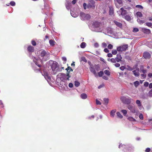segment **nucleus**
Returning a JSON list of instances; mask_svg holds the SVG:
<instances>
[{
  "instance_id": "obj_23",
  "label": "nucleus",
  "mask_w": 152,
  "mask_h": 152,
  "mask_svg": "<svg viewBox=\"0 0 152 152\" xmlns=\"http://www.w3.org/2000/svg\"><path fill=\"white\" fill-rule=\"evenodd\" d=\"M37 60L38 61L37 59H36L35 58H34V59H33V61L35 63V64L39 67V68L41 67V65L40 64H38L37 62V61H36ZM38 69L39 71V68Z\"/></svg>"
},
{
  "instance_id": "obj_43",
  "label": "nucleus",
  "mask_w": 152,
  "mask_h": 152,
  "mask_svg": "<svg viewBox=\"0 0 152 152\" xmlns=\"http://www.w3.org/2000/svg\"><path fill=\"white\" fill-rule=\"evenodd\" d=\"M117 50H112V54L113 55H116L117 53Z\"/></svg>"
},
{
  "instance_id": "obj_4",
  "label": "nucleus",
  "mask_w": 152,
  "mask_h": 152,
  "mask_svg": "<svg viewBox=\"0 0 152 152\" xmlns=\"http://www.w3.org/2000/svg\"><path fill=\"white\" fill-rule=\"evenodd\" d=\"M58 76L60 77V80L63 81H65L66 80H68L70 77L69 73L66 74L63 73H60L58 74Z\"/></svg>"
},
{
  "instance_id": "obj_63",
  "label": "nucleus",
  "mask_w": 152,
  "mask_h": 152,
  "mask_svg": "<svg viewBox=\"0 0 152 152\" xmlns=\"http://www.w3.org/2000/svg\"><path fill=\"white\" fill-rule=\"evenodd\" d=\"M148 76L149 77H152V73H149L148 75Z\"/></svg>"
},
{
  "instance_id": "obj_20",
  "label": "nucleus",
  "mask_w": 152,
  "mask_h": 152,
  "mask_svg": "<svg viewBox=\"0 0 152 152\" xmlns=\"http://www.w3.org/2000/svg\"><path fill=\"white\" fill-rule=\"evenodd\" d=\"M140 71H141L144 74H145L147 72V70L145 69H144L143 66H141L140 68Z\"/></svg>"
},
{
  "instance_id": "obj_32",
  "label": "nucleus",
  "mask_w": 152,
  "mask_h": 152,
  "mask_svg": "<svg viewBox=\"0 0 152 152\" xmlns=\"http://www.w3.org/2000/svg\"><path fill=\"white\" fill-rule=\"evenodd\" d=\"M113 10L112 8H110L109 10V14L110 15H113Z\"/></svg>"
},
{
  "instance_id": "obj_46",
  "label": "nucleus",
  "mask_w": 152,
  "mask_h": 152,
  "mask_svg": "<svg viewBox=\"0 0 152 152\" xmlns=\"http://www.w3.org/2000/svg\"><path fill=\"white\" fill-rule=\"evenodd\" d=\"M139 31V29L137 28H134L133 30V32H138Z\"/></svg>"
},
{
  "instance_id": "obj_7",
  "label": "nucleus",
  "mask_w": 152,
  "mask_h": 152,
  "mask_svg": "<svg viewBox=\"0 0 152 152\" xmlns=\"http://www.w3.org/2000/svg\"><path fill=\"white\" fill-rule=\"evenodd\" d=\"M121 100L124 103L126 104H130L132 102V99L130 98H126L125 97L123 96L121 98Z\"/></svg>"
},
{
  "instance_id": "obj_50",
  "label": "nucleus",
  "mask_w": 152,
  "mask_h": 152,
  "mask_svg": "<svg viewBox=\"0 0 152 152\" xmlns=\"http://www.w3.org/2000/svg\"><path fill=\"white\" fill-rule=\"evenodd\" d=\"M10 4L11 6H14L15 5V2L12 1L10 2Z\"/></svg>"
},
{
  "instance_id": "obj_34",
  "label": "nucleus",
  "mask_w": 152,
  "mask_h": 152,
  "mask_svg": "<svg viewBox=\"0 0 152 152\" xmlns=\"http://www.w3.org/2000/svg\"><path fill=\"white\" fill-rule=\"evenodd\" d=\"M104 73L108 76L110 75V72L108 70H106L104 71Z\"/></svg>"
},
{
  "instance_id": "obj_42",
  "label": "nucleus",
  "mask_w": 152,
  "mask_h": 152,
  "mask_svg": "<svg viewBox=\"0 0 152 152\" xmlns=\"http://www.w3.org/2000/svg\"><path fill=\"white\" fill-rule=\"evenodd\" d=\"M111 61L113 63H115L117 62L115 58H112L110 59Z\"/></svg>"
},
{
  "instance_id": "obj_64",
  "label": "nucleus",
  "mask_w": 152,
  "mask_h": 152,
  "mask_svg": "<svg viewBox=\"0 0 152 152\" xmlns=\"http://www.w3.org/2000/svg\"><path fill=\"white\" fill-rule=\"evenodd\" d=\"M147 20L150 21H152V18L151 17H149L147 18Z\"/></svg>"
},
{
  "instance_id": "obj_61",
  "label": "nucleus",
  "mask_w": 152,
  "mask_h": 152,
  "mask_svg": "<svg viewBox=\"0 0 152 152\" xmlns=\"http://www.w3.org/2000/svg\"><path fill=\"white\" fill-rule=\"evenodd\" d=\"M141 76L143 78H145L146 77V75L145 74H141Z\"/></svg>"
},
{
  "instance_id": "obj_41",
  "label": "nucleus",
  "mask_w": 152,
  "mask_h": 152,
  "mask_svg": "<svg viewBox=\"0 0 152 152\" xmlns=\"http://www.w3.org/2000/svg\"><path fill=\"white\" fill-rule=\"evenodd\" d=\"M103 74V72L102 71H101L98 73V75L99 77H102Z\"/></svg>"
},
{
  "instance_id": "obj_18",
  "label": "nucleus",
  "mask_w": 152,
  "mask_h": 152,
  "mask_svg": "<svg viewBox=\"0 0 152 152\" xmlns=\"http://www.w3.org/2000/svg\"><path fill=\"white\" fill-rule=\"evenodd\" d=\"M71 14L73 17L74 18H76L78 15V13L75 12L73 11H71Z\"/></svg>"
},
{
  "instance_id": "obj_11",
  "label": "nucleus",
  "mask_w": 152,
  "mask_h": 152,
  "mask_svg": "<svg viewBox=\"0 0 152 152\" xmlns=\"http://www.w3.org/2000/svg\"><path fill=\"white\" fill-rule=\"evenodd\" d=\"M141 30L142 32L146 34H149L151 33V30L150 29L145 28H141Z\"/></svg>"
},
{
  "instance_id": "obj_1",
  "label": "nucleus",
  "mask_w": 152,
  "mask_h": 152,
  "mask_svg": "<svg viewBox=\"0 0 152 152\" xmlns=\"http://www.w3.org/2000/svg\"><path fill=\"white\" fill-rule=\"evenodd\" d=\"M92 30L96 32H100L102 31V27L101 23L97 22L94 23L91 27Z\"/></svg>"
},
{
  "instance_id": "obj_12",
  "label": "nucleus",
  "mask_w": 152,
  "mask_h": 152,
  "mask_svg": "<svg viewBox=\"0 0 152 152\" xmlns=\"http://www.w3.org/2000/svg\"><path fill=\"white\" fill-rule=\"evenodd\" d=\"M131 111L132 113H135V110L133 106L130 104H129L127 107Z\"/></svg>"
},
{
  "instance_id": "obj_53",
  "label": "nucleus",
  "mask_w": 152,
  "mask_h": 152,
  "mask_svg": "<svg viewBox=\"0 0 152 152\" xmlns=\"http://www.w3.org/2000/svg\"><path fill=\"white\" fill-rule=\"evenodd\" d=\"M94 46L95 48H98L99 46V45L97 43H95L94 44Z\"/></svg>"
},
{
  "instance_id": "obj_14",
  "label": "nucleus",
  "mask_w": 152,
  "mask_h": 152,
  "mask_svg": "<svg viewBox=\"0 0 152 152\" xmlns=\"http://www.w3.org/2000/svg\"><path fill=\"white\" fill-rule=\"evenodd\" d=\"M133 72L135 76H138L140 75L139 72V69L138 68L136 69L135 70L132 71Z\"/></svg>"
},
{
  "instance_id": "obj_10",
  "label": "nucleus",
  "mask_w": 152,
  "mask_h": 152,
  "mask_svg": "<svg viewBox=\"0 0 152 152\" xmlns=\"http://www.w3.org/2000/svg\"><path fill=\"white\" fill-rule=\"evenodd\" d=\"M115 6L118 8L120 7V5L122 4L123 2L122 0H114Z\"/></svg>"
},
{
  "instance_id": "obj_49",
  "label": "nucleus",
  "mask_w": 152,
  "mask_h": 152,
  "mask_svg": "<svg viewBox=\"0 0 152 152\" xmlns=\"http://www.w3.org/2000/svg\"><path fill=\"white\" fill-rule=\"evenodd\" d=\"M83 6L84 7V8L85 9H86L87 7V5L86 3H84L83 4Z\"/></svg>"
},
{
  "instance_id": "obj_24",
  "label": "nucleus",
  "mask_w": 152,
  "mask_h": 152,
  "mask_svg": "<svg viewBox=\"0 0 152 152\" xmlns=\"http://www.w3.org/2000/svg\"><path fill=\"white\" fill-rule=\"evenodd\" d=\"M145 24L148 26V27H150L152 28V23L150 22H147Z\"/></svg>"
},
{
  "instance_id": "obj_26",
  "label": "nucleus",
  "mask_w": 152,
  "mask_h": 152,
  "mask_svg": "<svg viewBox=\"0 0 152 152\" xmlns=\"http://www.w3.org/2000/svg\"><path fill=\"white\" fill-rule=\"evenodd\" d=\"M81 98L83 99H86L87 97V95L85 94H82L80 95Z\"/></svg>"
},
{
  "instance_id": "obj_60",
  "label": "nucleus",
  "mask_w": 152,
  "mask_h": 152,
  "mask_svg": "<svg viewBox=\"0 0 152 152\" xmlns=\"http://www.w3.org/2000/svg\"><path fill=\"white\" fill-rule=\"evenodd\" d=\"M107 56L109 57H112L113 55L111 53H109L107 54Z\"/></svg>"
},
{
  "instance_id": "obj_44",
  "label": "nucleus",
  "mask_w": 152,
  "mask_h": 152,
  "mask_svg": "<svg viewBox=\"0 0 152 152\" xmlns=\"http://www.w3.org/2000/svg\"><path fill=\"white\" fill-rule=\"evenodd\" d=\"M136 8H139L141 9H142L143 8V7H142V6L140 5H137L136 6Z\"/></svg>"
},
{
  "instance_id": "obj_48",
  "label": "nucleus",
  "mask_w": 152,
  "mask_h": 152,
  "mask_svg": "<svg viewBox=\"0 0 152 152\" xmlns=\"http://www.w3.org/2000/svg\"><path fill=\"white\" fill-rule=\"evenodd\" d=\"M107 46V44L105 42H103L102 44V46L103 48H104L106 47Z\"/></svg>"
},
{
  "instance_id": "obj_33",
  "label": "nucleus",
  "mask_w": 152,
  "mask_h": 152,
  "mask_svg": "<svg viewBox=\"0 0 152 152\" xmlns=\"http://www.w3.org/2000/svg\"><path fill=\"white\" fill-rule=\"evenodd\" d=\"M128 119L131 121H136L135 119L132 117H129L128 118Z\"/></svg>"
},
{
  "instance_id": "obj_9",
  "label": "nucleus",
  "mask_w": 152,
  "mask_h": 152,
  "mask_svg": "<svg viewBox=\"0 0 152 152\" xmlns=\"http://www.w3.org/2000/svg\"><path fill=\"white\" fill-rule=\"evenodd\" d=\"M91 3H89L87 5V8H92L94 9L95 8V6L94 5L95 2L93 0H90V1Z\"/></svg>"
},
{
  "instance_id": "obj_35",
  "label": "nucleus",
  "mask_w": 152,
  "mask_h": 152,
  "mask_svg": "<svg viewBox=\"0 0 152 152\" xmlns=\"http://www.w3.org/2000/svg\"><path fill=\"white\" fill-rule=\"evenodd\" d=\"M125 18L128 21H129L131 20L130 17L128 15H126L125 16Z\"/></svg>"
},
{
  "instance_id": "obj_45",
  "label": "nucleus",
  "mask_w": 152,
  "mask_h": 152,
  "mask_svg": "<svg viewBox=\"0 0 152 152\" xmlns=\"http://www.w3.org/2000/svg\"><path fill=\"white\" fill-rule=\"evenodd\" d=\"M96 104H97V105H98V104L100 105L101 104V102L97 99H96Z\"/></svg>"
},
{
  "instance_id": "obj_27",
  "label": "nucleus",
  "mask_w": 152,
  "mask_h": 152,
  "mask_svg": "<svg viewBox=\"0 0 152 152\" xmlns=\"http://www.w3.org/2000/svg\"><path fill=\"white\" fill-rule=\"evenodd\" d=\"M136 15L137 17H141L142 16V14L140 12H137L136 13Z\"/></svg>"
},
{
  "instance_id": "obj_39",
  "label": "nucleus",
  "mask_w": 152,
  "mask_h": 152,
  "mask_svg": "<svg viewBox=\"0 0 152 152\" xmlns=\"http://www.w3.org/2000/svg\"><path fill=\"white\" fill-rule=\"evenodd\" d=\"M137 20L138 22L140 24H142L145 22L144 20H141L140 19H137Z\"/></svg>"
},
{
  "instance_id": "obj_58",
  "label": "nucleus",
  "mask_w": 152,
  "mask_h": 152,
  "mask_svg": "<svg viewBox=\"0 0 152 152\" xmlns=\"http://www.w3.org/2000/svg\"><path fill=\"white\" fill-rule=\"evenodd\" d=\"M104 51L106 53H108L109 52V50L107 48H105L104 49Z\"/></svg>"
},
{
  "instance_id": "obj_2",
  "label": "nucleus",
  "mask_w": 152,
  "mask_h": 152,
  "mask_svg": "<svg viewBox=\"0 0 152 152\" xmlns=\"http://www.w3.org/2000/svg\"><path fill=\"white\" fill-rule=\"evenodd\" d=\"M89 69L91 72L93 73L96 77H97V75L96 70L98 71L99 70V65L95 64L93 65L92 64H91Z\"/></svg>"
},
{
  "instance_id": "obj_40",
  "label": "nucleus",
  "mask_w": 152,
  "mask_h": 152,
  "mask_svg": "<svg viewBox=\"0 0 152 152\" xmlns=\"http://www.w3.org/2000/svg\"><path fill=\"white\" fill-rule=\"evenodd\" d=\"M80 84V83L77 81H75V85L76 87H78Z\"/></svg>"
},
{
  "instance_id": "obj_28",
  "label": "nucleus",
  "mask_w": 152,
  "mask_h": 152,
  "mask_svg": "<svg viewBox=\"0 0 152 152\" xmlns=\"http://www.w3.org/2000/svg\"><path fill=\"white\" fill-rule=\"evenodd\" d=\"M109 102V99L107 98H104V104L106 105L108 104Z\"/></svg>"
},
{
  "instance_id": "obj_59",
  "label": "nucleus",
  "mask_w": 152,
  "mask_h": 152,
  "mask_svg": "<svg viewBox=\"0 0 152 152\" xmlns=\"http://www.w3.org/2000/svg\"><path fill=\"white\" fill-rule=\"evenodd\" d=\"M69 86L70 88H72L73 86V84L72 83H70L69 84Z\"/></svg>"
},
{
  "instance_id": "obj_54",
  "label": "nucleus",
  "mask_w": 152,
  "mask_h": 152,
  "mask_svg": "<svg viewBox=\"0 0 152 152\" xmlns=\"http://www.w3.org/2000/svg\"><path fill=\"white\" fill-rule=\"evenodd\" d=\"M149 95L151 96H152V89L149 92Z\"/></svg>"
},
{
  "instance_id": "obj_21",
  "label": "nucleus",
  "mask_w": 152,
  "mask_h": 152,
  "mask_svg": "<svg viewBox=\"0 0 152 152\" xmlns=\"http://www.w3.org/2000/svg\"><path fill=\"white\" fill-rule=\"evenodd\" d=\"M114 23L117 26H118L120 28H122V25L121 23L116 21H114Z\"/></svg>"
},
{
  "instance_id": "obj_29",
  "label": "nucleus",
  "mask_w": 152,
  "mask_h": 152,
  "mask_svg": "<svg viewBox=\"0 0 152 152\" xmlns=\"http://www.w3.org/2000/svg\"><path fill=\"white\" fill-rule=\"evenodd\" d=\"M107 33L110 34H113V32L112 31V29L111 28H108L107 29Z\"/></svg>"
},
{
  "instance_id": "obj_5",
  "label": "nucleus",
  "mask_w": 152,
  "mask_h": 152,
  "mask_svg": "<svg viewBox=\"0 0 152 152\" xmlns=\"http://www.w3.org/2000/svg\"><path fill=\"white\" fill-rule=\"evenodd\" d=\"M40 56L42 58V59L45 61L49 59V54L47 53L45 50H42L40 55Z\"/></svg>"
},
{
  "instance_id": "obj_15",
  "label": "nucleus",
  "mask_w": 152,
  "mask_h": 152,
  "mask_svg": "<svg viewBox=\"0 0 152 152\" xmlns=\"http://www.w3.org/2000/svg\"><path fill=\"white\" fill-rule=\"evenodd\" d=\"M43 75L45 79L47 80L50 79V77L48 75V73L44 71H43Z\"/></svg>"
},
{
  "instance_id": "obj_62",
  "label": "nucleus",
  "mask_w": 152,
  "mask_h": 152,
  "mask_svg": "<svg viewBox=\"0 0 152 152\" xmlns=\"http://www.w3.org/2000/svg\"><path fill=\"white\" fill-rule=\"evenodd\" d=\"M150 151V149L149 148H147L145 150V151L146 152H149Z\"/></svg>"
},
{
  "instance_id": "obj_52",
  "label": "nucleus",
  "mask_w": 152,
  "mask_h": 152,
  "mask_svg": "<svg viewBox=\"0 0 152 152\" xmlns=\"http://www.w3.org/2000/svg\"><path fill=\"white\" fill-rule=\"evenodd\" d=\"M139 118L141 120H142L143 119V116L141 114H140L139 116Z\"/></svg>"
},
{
  "instance_id": "obj_13",
  "label": "nucleus",
  "mask_w": 152,
  "mask_h": 152,
  "mask_svg": "<svg viewBox=\"0 0 152 152\" xmlns=\"http://www.w3.org/2000/svg\"><path fill=\"white\" fill-rule=\"evenodd\" d=\"M122 57L120 54H117V57L115 58L117 62H118L121 61Z\"/></svg>"
},
{
  "instance_id": "obj_56",
  "label": "nucleus",
  "mask_w": 152,
  "mask_h": 152,
  "mask_svg": "<svg viewBox=\"0 0 152 152\" xmlns=\"http://www.w3.org/2000/svg\"><path fill=\"white\" fill-rule=\"evenodd\" d=\"M120 69L121 70H124L125 68V67L124 66H123L120 67Z\"/></svg>"
},
{
  "instance_id": "obj_8",
  "label": "nucleus",
  "mask_w": 152,
  "mask_h": 152,
  "mask_svg": "<svg viewBox=\"0 0 152 152\" xmlns=\"http://www.w3.org/2000/svg\"><path fill=\"white\" fill-rule=\"evenodd\" d=\"M80 18L82 20H87L90 19V15L88 14H86L83 12H81L80 14Z\"/></svg>"
},
{
  "instance_id": "obj_37",
  "label": "nucleus",
  "mask_w": 152,
  "mask_h": 152,
  "mask_svg": "<svg viewBox=\"0 0 152 152\" xmlns=\"http://www.w3.org/2000/svg\"><path fill=\"white\" fill-rule=\"evenodd\" d=\"M134 86L136 87H137L140 84L139 81H136L134 83Z\"/></svg>"
},
{
  "instance_id": "obj_36",
  "label": "nucleus",
  "mask_w": 152,
  "mask_h": 152,
  "mask_svg": "<svg viewBox=\"0 0 152 152\" xmlns=\"http://www.w3.org/2000/svg\"><path fill=\"white\" fill-rule=\"evenodd\" d=\"M86 44L85 42H83L81 43L80 45V47H81V48H85L86 46Z\"/></svg>"
},
{
  "instance_id": "obj_17",
  "label": "nucleus",
  "mask_w": 152,
  "mask_h": 152,
  "mask_svg": "<svg viewBox=\"0 0 152 152\" xmlns=\"http://www.w3.org/2000/svg\"><path fill=\"white\" fill-rule=\"evenodd\" d=\"M120 10L121 11V15L122 16H124L126 13V10L124 9L123 7L121 8L120 9Z\"/></svg>"
},
{
  "instance_id": "obj_31",
  "label": "nucleus",
  "mask_w": 152,
  "mask_h": 152,
  "mask_svg": "<svg viewBox=\"0 0 152 152\" xmlns=\"http://www.w3.org/2000/svg\"><path fill=\"white\" fill-rule=\"evenodd\" d=\"M116 114L118 118H123V116L121 115V114L120 113V112H117L116 113Z\"/></svg>"
},
{
  "instance_id": "obj_6",
  "label": "nucleus",
  "mask_w": 152,
  "mask_h": 152,
  "mask_svg": "<svg viewBox=\"0 0 152 152\" xmlns=\"http://www.w3.org/2000/svg\"><path fill=\"white\" fill-rule=\"evenodd\" d=\"M128 48V45H125L118 47L117 48V51L120 52L125 51Z\"/></svg>"
},
{
  "instance_id": "obj_57",
  "label": "nucleus",
  "mask_w": 152,
  "mask_h": 152,
  "mask_svg": "<svg viewBox=\"0 0 152 152\" xmlns=\"http://www.w3.org/2000/svg\"><path fill=\"white\" fill-rule=\"evenodd\" d=\"M115 66L116 67H119L120 66V64L119 63H116L114 64Z\"/></svg>"
},
{
  "instance_id": "obj_19",
  "label": "nucleus",
  "mask_w": 152,
  "mask_h": 152,
  "mask_svg": "<svg viewBox=\"0 0 152 152\" xmlns=\"http://www.w3.org/2000/svg\"><path fill=\"white\" fill-rule=\"evenodd\" d=\"M28 50L29 52H33L34 51V48L32 46L30 45L28 48Z\"/></svg>"
},
{
  "instance_id": "obj_51",
  "label": "nucleus",
  "mask_w": 152,
  "mask_h": 152,
  "mask_svg": "<svg viewBox=\"0 0 152 152\" xmlns=\"http://www.w3.org/2000/svg\"><path fill=\"white\" fill-rule=\"evenodd\" d=\"M31 44L33 45L34 46H35L36 45V42L34 40H33L31 41Z\"/></svg>"
},
{
  "instance_id": "obj_25",
  "label": "nucleus",
  "mask_w": 152,
  "mask_h": 152,
  "mask_svg": "<svg viewBox=\"0 0 152 152\" xmlns=\"http://www.w3.org/2000/svg\"><path fill=\"white\" fill-rule=\"evenodd\" d=\"M115 112L116 110H113L111 111L110 115L111 117H114Z\"/></svg>"
},
{
  "instance_id": "obj_47",
  "label": "nucleus",
  "mask_w": 152,
  "mask_h": 152,
  "mask_svg": "<svg viewBox=\"0 0 152 152\" xmlns=\"http://www.w3.org/2000/svg\"><path fill=\"white\" fill-rule=\"evenodd\" d=\"M113 46L111 44H109L108 46V49H111L113 48Z\"/></svg>"
},
{
  "instance_id": "obj_3",
  "label": "nucleus",
  "mask_w": 152,
  "mask_h": 152,
  "mask_svg": "<svg viewBox=\"0 0 152 152\" xmlns=\"http://www.w3.org/2000/svg\"><path fill=\"white\" fill-rule=\"evenodd\" d=\"M50 63L51 64V69L54 74H55L57 72L60 71L59 69L58 64L57 62L51 61Z\"/></svg>"
},
{
  "instance_id": "obj_30",
  "label": "nucleus",
  "mask_w": 152,
  "mask_h": 152,
  "mask_svg": "<svg viewBox=\"0 0 152 152\" xmlns=\"http://www.w3.org/2000/svg\"><path fill=\"white\" fill-rule=\"evenodd\" d=\"M49 43L51 45L53 46L55 44V42L52 40H49Z\"/></svg>"
},
{
  "instance_id": "obj_55",
  "label": "nucleus",
  "mask_w": 152,
  "mask_h": 152,
  "mask_svg": "<svg viewBox=\"0 0 152 152\" xmlns=\"http://www.w3.org/2000/svg\"><path fill=\"white\" fill-rule=\"evenodd\" d=\"M148 85H149V83H148V82H145L144 83V86H145L147 87L148 86Z\"/></svg>"
},
{
  "instance_id": "obj_16",
  "label": "nucleus",
  "mask_w": 152,
  "mask_h": 152,
  "mask_svg": "<svg viewBox=\"0 0 152 152\" xmlns=\"http://www.w3.org/2000/svg\"><path fill=\"white\" fill-rule=\"evenodd\" d=\"M143 56L145 58H149L150 57V55L149 53L145 52L143 54Z\"/></svg>"
},
{
  "instance_id": "obj_22",
  "label": "nucleus",
  "mask_w": 152,
  "mask_h": 152,
  "mask_svg": "<svg viewBox=\"0 0 152 152\" xmlns=\"http://www.w3.org/2000/svg\"><path fill=\"white\" fill-rule=\"evenodd\" d=\"M136 103L138 107H140L141 106V103L140 100H137L136 101Z\"/></svg>"
},
{
  "instance_id": "obj_38",
  "label": "nucleus",
  "mask_w": 152,
  "mask_h": 152,
  "mask_svg": "<svg viewBox=\"0 0 152 152\" xmlns=\"http://www.w3.org/2000/svg\"><path fill=\"white\" fill-rule=\"evenodd\" d=\"M121 112L123 113L124 115H125L127 113V111L126 110H121Z\"/></svg>"
}]
</instances>
